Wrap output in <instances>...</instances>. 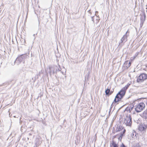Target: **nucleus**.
I'll return each instance as SVG.
<instances>
[{
	"label": "nucleus",
	"mask_w": 147,
	"mask_h": 147,
	"mask_svg": "<svg viewBox=\"0 0 147 147\" xmlns=\"http://www.w3.org/2000/svg\"><path fill=\"white\" fill-rule=\"evenodd\" d=\"M130 84H128L124 87L117 94L114 100V101L117 102L120 100L125 95L126 90L128 88Z\"/></svg>",
	"instance_id": "1"
},
{
	"label": "nucleus",
	"mask_w": 147,
	"mask_h": 147,
	"mask_svg": "<svg viewBox=\"0 0 147 147\" xmlns=\"http://www.w3.org/2000/svg\"><path fill=\"white\" fill-rule=\"evenodd\" d=\"M131 117L130 115L127 116L125 118L124 123L127 126L131 127L132 124Z\"/></svg>",
	"instance_id": "2"
},
{
	"label": "nucleus",
	"mask_w": 147,
	"mask_h": 147,
	"mask_svg": "<svg viewBox=\"0 0 147 147\" xmlns=\"http://www.w3.org/2000/svg\"><path fill=\"white\" fill-rule=\"evenodd\" d=\"M145 106V105L144 103L141 102L135 108V109L136 112L139 113L143 109Z\"/></svg>",
	"instance_id": "3"
},
{
	"label": "nucleus",
	"mask_w": 147,
	"mask_h": 147,
	"mask_svg": "<svg viewBox=\"0 0 147 147\" xmlns=\"http://www.w3.org/2000/svg\"><path fill=\"white\" fill-rule=\"evenodd\" d=\"M147 79V75L145 74H141L138 78L137 79V82H142L144 80Z\"/></svg>",
	"instance_id": "4"
},
{
	"label": "nucleus",
	"mask_w": 147,
	"mask_h": 147,
	"mask_svg": "<svg viewBox=\"0 0 147 147\" xmlns=\"http://www.w3.org/2000/svg\"><path fill=\"white\" fill-rule=\"evenodd\" d=\"M51 76L52 75H54L55 71V66H49L46 70Z\"/></svg>",
	"instance_id": "5"
},
{
	"label": "nucleus",
	"mask_w": 147,
	"mask_h": 147,
	"mask_svg": "<svg viewBox=\"0 0 147 147\" xmlns=\"http://www.w3.org/2000/svg\"><path fill=\"white\" fill-rule=\"evenodd\" d=\"M26 57L27 55H22L17 58L16 60L15 61V62L18 61L19 63H20L22 61H24V59Z\"/></svg>",
	"instance_id": "6"
},
{
	"label": "nucleus",
	"mask_w": 147,
	"mask_h": 147,
	"mask_svg": "<svg viewBox=\"0 0 147 147\" xmlns=\"http://www.w3.org/2000/svg\"><path fill=\"white\" fill-rule=\"evenodd\" d=\"M128 30L127 31L125 34L124 35H123V36L121 38V42L120 43H122L124 41L125 42L127 40V37L129 35L128 34L127 35V34L128 32L129 33V32H128Z\"/></svg>",
	"instance_id": "7"
},
{
	"label": "nucleus",
	"mask_w": 147,
	"mask_h": 147,
	"mask_svg": "<svg viewBox=\"0 0 147 147\" xmlns=\"http://www.w3.org/2000/svg\"><path fill=\"white\" fill-rule=\"evenodd\" d=\"M141 116L142 117L145 119L146 120H147V110H145L142 114Z\"/></svg>",
	"instance_id": "8"
},
{
	"label": "nucleus",
	"mask_w": 147,
	"mask_h": 147,
	"mask_svg": "<svg viewBox=\"0 0 147 147\" xmlns=\"http://www.w3.org/2000/svg\"><path fill=\"white\" fill-rule=\"evenodd\" d=\"M131 63L128 61H126L124 63V66H125L127 68L129 67L131 65Z\"/></svg>",
	"instance_id": "9"
},
{
	"label": "nucleus",
	"mask_w": 147,
	"mask_h": 147,
	"mask_svg": "<svg viewBox=\"0 0 147 147\" xmlns=\"http://www.w3.org/2000/svg\"><path fill=\"white\" fill-rule=\"evenodd\" d=\"M123 129V127L121 125H119V126H117L116 129V132L119 131L121 130H122Z\"/></svg>",
	"instance_id": "10"
},
{
	"label": "nucleus",
	"mask_w": 147,
	"mask_h": 147,
	"mask_svg": "<svg viewBox=\"0 0 147 147\" xmlns=\"http://www.w3.org/2000/svg\"><path fill=\"white\" fill-rule=\"evenodd\" d=\"M146 16L145 14L142 15L140 17V21L141 22H144L145 20V18Z\"/></svg>",
	"instance_id": "11"
},
{
	"label": "nucleus",
	"mask_w": 147,
	"mask_h": 147,
	"mask_svg": "<svg viewBox=\"0 0 147 147\" xmlns=\"http://www.w3.org/2000/svg\"><path fill=\"white\" fill-rule=\"evenodd\" d=\"M142 129V130H144L146 129L147 128V122L146 123H144V125H143Z\"/></svg>",
	"instance_id": "12"
},
{
	"label": "nucleus",
	"mask_w": 147,
	"mask_h": 147,
	"mask_svg": "<svg viewBox=\"0 0 147 147\" xmlns=\"http://www.w3.org/2000/svg\"><path fill=\"white\" fill-rule=\"evenodd\" d=\"M110 92V89L107 88L105 91V93L107 95L109 96V92Z\"/></svg>",
	"instance_id": "13"
},
{
	"label": "nucleus",
	"mask_w": 147,
	"mask_h": 147,
	"mask_svg": "<svg viewBox=\"0 0 147 147\" xmlns=\"http://www.w3.org/2000/svg\"><path fill=\"white\" fill-rule=\"evenodd\" d=\"M111 144L113 146V147H118L117 144H116L113 141H112Z\"/></svg>",
	"instance_id": "14"
},
{
	"label": "nucleus",
	"mask_w": 147,
	"mask_h": 147,
	"mask_svg": "<svg viewBox=\"0 0 147 147\" xmlns=\"http://www.w3.org/2000/svg\"><path fill=\"white\" fill-rule=\"evenodd\" d=\"M57 68L56 69V71H60L61 70V68L60 67L59 65H58V66L57 67Z\"/></svg>",
	"instance_id": "15"
},
{
	"label": "nucleus",
	"mask_w": 147,
	"mask_h": 147,
	"mask_svg": "<svg viewBox=\"0 0 147 147\" xmlns=\"http://www.w3.org/2000/svg\"><path fill=\"white\" fill-rule=\"evenodd\" d=\"M96 23L97 24L98 23V22H99L100 18L99 17H96Z\"/></svg>",
	"instance_id": "16"
},
{
	"label": "nucleus",
	"mask_w": 147,
	"mask_h": 147,
	"mask_svg": "<svg viewBox=\"0 0 147 147\" xmlns=\"http://www.w3.org/2000/svg\"><path fill=\"white\" fill-rule=\"evenodd\" d=\"M133 109V107H130L129 109L128 107H127L126 108V110H127V111H129V112H130Z\"/></svg>",
	"instance_id": "17"
},
{
	"label": "nucleus",
	"mask_w": 147,
	"mask_h": 147,
	"mask_svg": "<svg viewBox=\"0 0 147 147\" xmlns=\"http://www.w3.org/2000/svg\"><path fill=\"white\" fill-rule=\"evenodd\" d=\"M139 53V52H137L135 54V56L134 57V59H135L138 55Z\"/></svg>",
	"instance_id": "18"
},
{
	"label": "nucleus",
	"mask_w": 147,
	"mask_h": 147,
	"mask_svg": "<svg viewBox=\"0 0 147 147\" xmlns=\"http://www.w3.org/2000/svg\"><path fill=\"white\" fill-rule=\"evenodd\" d=\"M123 134H122V132H121L120 133V135L119 138H121V139L122 138V137L123 136Z\"/></svg>",
	"instance_id": "19"
},
{
	"label": "nucleus",
	"mask_w": 147,
	"mask_h": 147,
	"mask_svg": "<svg viewBox=\"0 0 147 147\" xmlns=\"http://www.w3.org/2000/svg\"><path fill=\"white\" fill-rule=\"evenodd\" d=\"M94 16H92V17H91L92 20L93 22L94 23Z\"/></svg>",
	"instance_id": "20"
},
{
	"label": "nucleus",
	"mask_w": 147,
	"mask_h": 147,
	"mask_svg": "<svg viewBox=\"0 0 147 147\" xmlns=\"http://www.w3.org/2000/svg\"><path fill=\"white\" fill-rule=\"evenodd\" d=\"M120 147H126L124 144L122 143V144L121 145Z\"/></svg>",
	"instance_id": "21"
},
{
	"label": "nucleus",
	"mask_w": 147,
	"mask_h": 147,
	"mask_svg": "<svg viewBox=\"0 0 147 147\" xmlns=\"http://www.w3.org/2000/svg\"><path fill=\"white\" fill-rule=\"evenodd\" d=\"M113 104V103L111 105V107L110 108V110H109V113H110V112H111V109L112 108V107H113V106H112Z\"/></svg>",
	"instance_id": "22"
},
{
	"label": "nucleus",
	"mask_w": 147,
	"mask_h": 147,
	"mask_svg": "<svg viewBox=\"0 0 147 147\" xmlns=\"http://www.w3.org/2000/svg\"><path fill=\"white\" fill-rule=\"evenodd\" d=\"M143 23H144V22H140V26L141 27H142V26L143 25Z\"/></svg>",
	"instance_id": "23"
},
{
	"label": "nucleus",
	"mask_w": 147,
	"mask_h": 147,
	"mask_svg": "<svg viewBox=\"0 0 147 147\" xmlns=\"http://www.w3.org/2000/svg\"><path fill=\"white\" fill-rule=\"evenodd\" d=\"M125 131H126V130L125 129H124L123 130V131H122V134H125Z\"/></svg>",
	"instance_id": "24"
},
{
	"label": "nucleus",
	"mask_w": 147,
	"mask_h": 147,
	"mask_svg": "<svg viewBox=\"0 0 147 147\" xmlns=\"http://www.w3.org/2000/svg\"><path fill=\"white\" fill-rule=\"evenodd\" d=\"M113 92V91H110V92H109V95H110Z\"/></svg>",
	"instance_id": "25"
},
{
	"label": "nucleus",
	"mask_w": 147,
	"mask_h": 147,
	"mask_svg": "<svg viewBox=\"0 0 147 147\" xmlns=\"http://www.w3.org/2000/svg\"><path fill=\"white\" fill-rule=\"evenodd\" d=\"M145 102L146 105H147V99L146 100V101H145Z\"/></svg>",
	"instance_id": "26"
},
{
	"label": "nucleus",
	"mask_w": 147,
	"mask_h": 147,
	"mask_svg": "<svg viewBox=\"0 0 147 147\" xmlns=\"http://www.w3.org/2000/svg\"><path fill=\"white\" fill-rule=\"evenodd\" d=\"M29 135H30V136H31V134H30V133H29Z\"/></svg>",
	"instance_id": "27"
},
{
	"label": "nucleus",
	"mask_w": 147,
	"mask_h": 147,
	"mask_svg": "<svg viewBox=\"0 0 147 147\" xmlns=\"http://www.w3.org/2000/svg\"><path fill=\"white\" fill-rule=\"evenodd\" d=\"M33 36H35V34H33Z\"/></svg>",
	"instance_id": "28"
},
{
	"label": "nucleus",
	"mask_w": 147,
	"mask_h": 147,
	"mask_svg": "<svg viewBox=\"0 0 147 147\" xmlns=\"http://www.w3.org/2000/svg\"><path fill=\"white\" fill-rule=\"evenodd\" d=\"M89 74V72L88 73V74Z\"/></svg>",
	"instance_id": "29"
},
{
	"label": "nucleus",
	"mask_w": 147,
	"mask_h": 147,
	"mask_svg": "<svg viewBox=\"0 0 147 147\" xmlns=\"http://www.w3.org/2000/svg\"><path fill=\"white\" fill-rule=\"evenodd\" d=\"M111 147H112V146H111Z\"/></svg>",
	"instance_id": "30"
}]
</instances>
